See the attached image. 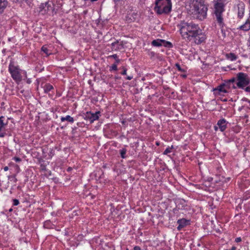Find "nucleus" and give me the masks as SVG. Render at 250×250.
Wrapping results in <instances>:
<instances>
[{
	"instance_id": "nucleus-1",
	"label": "nucleus",
	"mask_w": 250,
	"mask_h": 250,
	"mask_svg": "<svg viewBox=\"0 0 250 250\" xmlns=\"http://www.w3.org/2000/svg\"><path fill=\"white\" fill-rule=\"evenodd\" d=\"M178 27L184 39L189 41L193 40L197 44H201L206 39V35L203 33L198 24L192 21L188 22L184 21H181Z\"/></svg>"
},
{
	"instance_id": "nucleus-2",
	"label": "nucleus",
	"mask_w": 250,
	"mask_h": 250,
	"mask_svg": "<svg viewBox=\"0 0 250 250\" xmlns=\"http://www.w3.org/2000/svg\"><path fill=\"white\" fill-rule=\"evenodd\" d=\"M216 0L220 2H217L214 5V19L221 29L223 37H225L226 36V27L223 17V13L225 11L224 4L222 2L223 0Z\"/></svg>"
},
{
	"instance_id": "nucleus-3",
	"label": "nucleus",
	"mask_w": 250,
	"mask_h": 250,
	"mask_svg": "<svg viewBox=\"0 0 250 250\" xmlns=\"http://www.w3.org/2000/svg\"><path fill=\"white\" fill-rule=\"evenodd\" d=\"M190 7L191 14L194 18L203 20L206 18L208 7L203 2L194 0Z\"/></svg>"
},
{
	"instance_id": "nucleus-4",
	"label": "nucleus",
	"mask_w": 250,
	"mask_h": 250,
	"mask_svg": "<svg viewBox=\"0 0 250 250\" xmlns=\"http://www.w3.org/2000/svg\"><path fill=\"white\" fill-rule=\"evenodd\" d=\"M155 3L154 9L157 14H168L171 11V0H156Z\"/></svg>"
},
{
	"instance_id": "nucleus-5",
	"label": "nucleus",
	"mask_w": 250,
	"mask_h": 250,
	"mask_svg": "<svg viewBox=\"0 0 250 250\" xmlns=\"http://www.w3.org/2000/svg\"><path fill=\"white\" fill-rule=\"evenodd\" d=\"M8 71L10 73L13 79L17 83L20 82L22 80L21 76V72L25 75L26 77V72L25 71H22L20 69L18 66H16L14 64V62L13 61H10L8 66Z\"/></svg>"
},
{
	"instance_id": "nucleus-6",
	"label": "nucleus",
	"mask_w": 250,
	"mask_h": 250,
	"mask_svg": "<svg viewBox=\"0 0 250 250\" xmlns=\"http://www.w3.org/2000/svg\"><path fill=\"white\" fill-rule=\"evenodd\" d=\"M236 87L244 89V87L248 85L250 83V79L247 74L243 72H239L236 75Z\"/></svg>"
},
{
	"instance_id": "nucleus-7",
	"label": "nucleus",
	"mask_w": 250,
	"mask_h": 250,
	"mask_svg": "<svg viewBox=\"0 0 250 250\" xmlns=\"http://www.w3.org/2000/svg\"><path fill=\"white\" fill-rule=\"evenodd\" d=\"M52 4L51 2H45V3H41L40 6V12L41 14L45 15L52 13L53 8Z\"/></svg>"
},
{
	"instance_id": "nucleus-8",
	"label": "nucleus",
	"mask_w": 250,
	"mask_h": 250,
	"mask_svg": "<svg viewBox=\"0 0 250 250\" xmlns=\"http://www.w3.org/2000/svg\"><path fill=\"white\" fill-rule=\"evenodd\" d=\"M151 44L153 46L156 47L164 46L168 48H171L173 46L172 44L170 42L161 39L153 40L151 42Z\"/></svg>"
},
{
	"instance_id": "nucleus-9",
	"label": "nucleus",
	"mask_w": 250,
	"mask_h": 250,
	"mask_svg": "<svg viewBox=\"0 0 250 250\" xmlns=\"http://www.w3.org/2000/svg\"><path fill=\"white\" fill-rule=\"evenodd\" d=\"M100 112L97 111L95 113H92L91 112H87L86 114L84 115V119L87 120H88L90 123H93L95 121L97 120L99 118V115L100 114Z\"/></svg>"
},
{
	"instance_id": "nucleus-10",
	"label": "nucleus",
	"mask_w": 250,
	"mask_h": 250,
	"mask_svg": "<svg viewBox=\"0 0 250 250\" xmlns=\"http://www.w3.org/2000/svg\"><path fill=\"white\" fill-rule=\"evenodd\" d=\"M176 208L173 209V212L175 213L176 211L179 209L188 210V205L186 201L184 199H178L176 203Z\"/></svg>"
},
{
	"instance_id": "nucleus-11",
	"label": "nucleus",
	"mask_w": 250,
	"mask_h": 250,
	"mask_svg": "<svg viewBox=\"0 0 250 250\" xmlns=\"http://www.w3.org/2000/svg\"><path fill=\"white\" fill-rule=\"evenodd\" d=\"M228 123V122L224 118L219 120L217 124L218 126H214V130L217 131L219 128L221 132L224 131L227 128Z\"/></svg>"
},
{
	"instance_id": "nucleus-12",
	"label": "nucleus",
	"mask_w": 250,
	"mask_h": 250,
	"mask_svg": "<svg viewBox=\"0 0 250 250\" xmlns=\"http://www.w3.org/2000/svg\"><path fill=\"white\" fill-rule=\"evenodd\" d=\"M177 223L178 224L177 229L178 230H181L183 228L190 224V220L182 218L178 220Z\"/></svg>"
},
{
	"instance_id": "nucleus-13",
	"label": "nucleus",
	"mask_w": 250,
	"mask_h": 250,
	"mask_svg": "<svg viewBox=\"0 0 250 250\" xmlns=\"http://www.w3.org/2000/svg\"><path fill=\"white\" fill-rule=\"evenodd\" d=\"M124 48V45L123 42L116 41L111 43V50L112 51H119Z\"/></svg>"
},
{
	"instance_id": "nucleus-14",
	"label": "nucleus",
	"mask_w": 250,
	"mask_h": 250,
	"mask_svg": "<svg viewBox=\"0 0 250 250\" xmlns=\"http://www.w3.org/2000/svg\"><path fill=\"white\" fill-rule=\"evenodd\" d=\"M139 18V15L137 13L131 12L127 14L126 17V21L128 22H134Z\"/></svg>"
},
{
	"instance_id": "nucleus-15",
	"label": "nucleus",
	"mask_w": 250,
	"mask_h": 250,
	"mask_svg": "<svg viewBox=\"0 0 250 250\" xmlns=\"http://www.w3.org/2000/svg\"><path fill=\"white\" fill-rule=\"evenodd\" d=\"M238 17L242 19L244 16L245 12V6L243 3H240L238 4Z\"/></svg>"
},
{
	"instance_id": "nucleus-16",
	"label": "nucleus",
	"mask_w": 250,
	"mask_h": 250,
	"mask_svg": "<svg viewBox=\"0 0 250 250\" xmlns=\"http://www.w3.org/2000/svg\"><path fill=\"white\" fill-rule=\"evenodd\" d=\"M239 28L243 31H247L250 29V12L249 17L245 21V23L240 26Z\"/></svg>"
},
{
	"instance_id": "nucleus-17",
	"label": "nucleus",
	"mask_w": 250,
	"mask_h": 250,
	"mask_svg": "<svg viewBox=\"0 0 250 250\" xmlns=\"http://www.w3.org/2000/svg\"><path fill=\"white\" fill-rule=\"evenodd\" d=\"M3 119H4L3 116L0 117V138H3L6 135L5 132H2V128H4L6 125L3 122Z\"/></svg>"
},
{
	"instance_id": "nucleus-18",
	"label": "nucleus",
	"mask_w": 250,
	"mask_h": 250,
	"mask_svg": "<svg viewBox=\"0 0 250 250\" xmlns=\"http://www.w3.org/2000/svg\"><path fill=\"white\" fill-rule=\"evenodd\" d=\"M225 87H228V86H227V84L223 83L220 84V85H218L216 88L214 89V91H218L219 93H227V91L226 90Z\"/></svg>"
},
{
	"instance_id": "nucleus-19",
	"label": "nucleus",
	"mask_w": 250,
	"mask_h": 250,
	"mask_svg": "<svg viewBox=\"0 0 250 250\" xmlns=\"http://www.w3.org/2000/svg\"><path fill=\"white\" fill-rule=\"evenodd\" d=\"M42 88L43 89L44 92L45 93H48L52 90L54 89L53 85L50 84L49 83H45L43 86H42Z\"/></svg>"
},
{
	"instance_id": "nucleus-20",
	"label": "nucleus",
	"mask_w": 250,
	"mask_h": 250,
	"mask_svg": "<svg viewBox=\"0 0 250 250\" xmlns=\"http://www.w3.org/2000/svg\"><path fill=\"white\" fill-rule=\"evenodd\" d=\"M7 0H0V13L3 12L7 5Z\"/></svg>"
},
{
	"instance_id": "nucleus-21",
	"label": "nucleus",
	"mask_w": 250,
	"mask_h": 250,
	"mask_svg": "<svg viewBox=\"0 0 250 250\" xmlns=\"http://www.w3.org/2000/svg\"><path fill=\"white\" fill-rule=\"evenodd\" d=\"M237 80L236 78L233 77L231 79L229 80L228 82H227L225 83L227 84V86L228 87H232L233 88L235 89L237 87H236L233 83Z\"/></svg>"
},
{
	"instance_id": "nucleus-22",
	"label": "nucleus",
	"mask_w": 250,
	"mask_h": 250,
	"mask_svg": "<svg viewBox=\"0 0 250 250\" xmlns=\"http://www.w3.org/2000/svg\"><path fill=\"white\" fill-rule=\"evenodd\" d=\"M226 58L231 61H235L237 59V56L233 53L226 54Z\"/></svg>"
},
{
	"instance_id": "nucleus-23",
	"label": "nucleus",
	"mask_w": 250,
	"mask_h": 250,
	"mask_svg": "<svg viewBox=\"0 0 250 250\" xmlns=\"http://www.w3.org/2000/svg\"><path fill=\"white\" fill-rule=\"evenodd\" d=\"M61 120L62 122L67 121L70 123H73L74 121L73 118L71 117L70 115H67L65 117H62Z\"/></svg>"
},
{
	"instance_id": "nucleus-24",
	"label": "nucleus",
	"mask_w": 250,
	"mask_h": 250,
	"mask_svg": "<svg viewBox=\"0 0 250 250\" xmlns=\"http://www.w3.org/2000/svg\"><path fill=\"white\" fill-rule=\"evenodd\" d=\"M126 149L125 148H123L122 149L120 150V153L121 155V157L123 159H125L126 158Z\"/></svg>"
},
{
	"instance_id": "nucleus-25",
	"label": "nucleus",
	"mask_w": 250,
	"mask_h": 250,
	"mask_svg": "<svg viewBox=\"0 0 250 250\" xmlns=\"http://www.w3.org/2000/svg\"><path fill=\"white\" fill-rule=\"evenodd\" d=\"M41 50L47 56L51 54V52L49 51L48 49L45 46H42Z\"/></svg>"
},
{
	"instance_id": "nucleus-26",
	"label": "nucleus",
	"mask_w": 250,
	"mask_h": 250,
	"mask_svg": "<svg viewBox=\"0 0 250 250\" xmlns=\"http://www.w3.org/2000/svg\"><path fill=\"white\" fill-rule=\"evenodd\" d=\"M173 146H171V147L168 146L163 152V154L167 155L168 153H170L171 152V149L173 148Z\"/></svg>"
},
{
	"instance_id": "nucleus-27",
	"label": "nucleus",
	"mask_w": 250,
	"mask_h": 250,
	"mask_svg": "<svg viewBox=\"0 0 250 250\" xmlns=\"http://www.w3.org/2000/svg\"><path fill=\"white\" fill-rule=\"evenodd\" d=\"M175 66L179 71H180L181 72H183L185 71V70L181 68L180 65L179 63H176Z\"/></svg>"
},
{
	"instance_id": "nucleus-28",
	"label": "nucleus",
	"mask_w": 250,
	"mask_h": 250,
	"mask_svg": "<svg viewBox=\"0 0 250 250\" xmlns=\"http://www.w3.org/2000/svg\"><path fill=\"white\" fill-rule=\"evenodd\" d=\"M109 70L110 71H112V70L116 71V70H117V64L116 63L113 64L111 65V66L110 67Z\"/></svg>"
},
{
	"instance_id": "nucleus-29",
	"label": "nucleus",
	"mask_w": 250,
	"mask_h": 250,
	"mask_svg": "<svg viewBox=\"0 0 250 250\" xmlns=\"http://www.w3.org/2000/svg\"><path fill=\"white\" fill-rule=\"evenodd\" d=\"M20 204V202L19 200L14 199L13 200V206H18Z\"/></svg>"
},
{
	"instance_id": "nucleus-30",
	"label": "nucleus",
	"mask_w": 250,
	"mask_h": 250,
	"mask_svg": "<svg viewBox=\"0 0 250 250\" xmlns=\"http://www.w3.org/2000/svg\"><path fill=\"white\" fill-rule=\"evenodd\" d=\"M122 68L123 71L121 73V74L123 75H126L127 69L125 67H123Z\"/></svg>"
},
{
	"instance_id": "nucleus-31",
	"label": "nucleus",
	"mask_w": 250,
	"mask_h": 250,
	"mask_svg": "<svg viewBox=\"0 0 250 250\" xmlns=\"http://www.w3.org/2000/svg\"><path fill=\"white\" fill-rule=\"evenodd\" d=\"M108 58H112L114 59L115 60H116L117 58H118V56H117V54H113V55H110V56H109L108 57Z\"/></svg>"
},
{
	"instance_id": "nucleus-32",
	"label": "nucleus",
	"mask_w": 250,
	"mask_h": 250,
	"mask_svg": "<svg viewBox=\"0 0 250 250\" xmlns=\"http://www.w3.org/2000/svg\"><path fill=\"white\" fill-rule=\"evenodd\" d=\"M13 160L16 162H20L21 161V159L17 157H14Z\"/></svg>"
},
{
	"instance_id": "nucleus-33",
	"label": "nucleus",
	"mask_w": 250,
	"mask_h": 250,
	"mask_svg": "<svg viewBox=\"0 0 250 250\" xmlns=\"http://www.w3.org/2000/svg\"><path fill=\"white\" fill-rule=\"evenodd\" d=\"M243 89H244L246 92L250 93V85L248 86L246 88L244 87V88Z\"/></svg>"
},
{
	"instance_id": "nucleus-34",
	"label": "nucleus",
	"mask_w": 250,
	"mask_h": 250,
	"mask_svg": "<svg viewBox=\"0 0 250 250\" xmlns=\"http://www.w3.org/2000/svg\"><path fill=\"white\" fill-rule=\"evenodd\" d=\"M241 241H242V239H241V238L240 237H237L235 239V242H236V243L240 242Z\"/></svg>"
},
{
	"instance_id": "nucleus-35",
	"label": "nucleus",
	"mask_w": 250,
	"mask_h": 250,
	"mask_svg": "<svg viewBox=\"0 0 250 250\" xmlns=\"http://www.w3.org/2000/svg\"><path fill=\"white\" fill-rule=\"evenodd\" d=\"M41 168L42 170H43V171L46 170V167H45V166L44 165L42 164L41 165Z\"/></svg>"
},
{
	"instance_id": "nucleus-36",
	"label": "nucleus",
	"mask_w": 250,
	"mask_h": 250,
	"mask_svg": "<svg viewBox=\"0 0 250 250\" xmlns=\"http://www.w3.org/2000/svg\"><path fill=\"white\" fill-rule=\"evenodd\" d=\"M132 78H133V76L130 75V76H127L126 78V79L128 80H131V79H132Z\"/></svg>"
},
{
	"instance_id": "nucleus-37",
	"label": "nucleus",
	"mask_w": 250,
	"mask_h": 250,
	"mask_svg": "<svg viewBox=\"0 0 250 250\" xmlns=\"http://www.w3.org/2000/svg\"><path fill=\"white\" fill-rule=\"evenodd\" d=\"M134 250H141V249L139 246H137L134 247Z\"/></svg>"
},
{
	"instance_id": "nucleus-38",
	"label": "nucleus",
	"mask_w": 250,
	"mask_h": 250,
	"mask_svg": "<svg viewBox=\"0 0 250 250\" xmlns=\"http://www.w3.org/2000/svg\"><path fill=\"white\" fill-rule=\"evenodd\" d=\"M120 62V60L119 58H117L115 60V62L114 63H116L117 65Z\"/></svg>"
},
{
	"instance_id": "nucleus-39",
	"label": "nucleus",
	"mask_w": 250,
	"mask_h": 250,
	"mask_svg": "<svg viewBox=\"0 0 250 250\" xmlns=\"http://www.w3.org/2000/svg\"><path fill=\"white\" fill-rule=\"evenodd\" d=\"M84 1L86 2V1H90L91 2H94L95 1H97L98 0H83Z\"/></svg>"
},
{
	"instance_id": "nucleus-40",
	"label": "nucleus",
	"mask_w": 250,
	"mask_h": 250,
	"mask_svg": "<svg viewBox=\"0 0 250 250\" xmlns=\"http://www.w3.org/2000/svg\"><path fill=\"white\" fill-rule=\"evenodd\" d=\"M3 169L5 171H7L9 169V168L7 166L4 167Z\"/></svg>"
},
{
	"instance_id": "nucleus-41",
	"label": "nucleus",
	"mask_w": 250,
	"mask_h": 250,
	"mask_svg": "<svg viewBox=\"0 0 250 250\" xmlns=\"http://www.w3.org/2000/svg\"><path fill=\"white\" fill-rule=\"evenodd\" d=\"M249 100V99H247V98H244L242 99V100H243V101H245V102H248Z\"/></svg>"
},
{
	"instance_id": "nucleus-42",
	"label": "nucleus",
	"mask_w": 250,
	"mask_h": 250,
	"mask_svg": "<svg viewBox=\"0 0 250 250\" xmlns=\"http://www.w3.org/2000/svg\"><path fill=\"white\" fill-rule=\"evenodd\" d=\"M26 83L28 84H30L31 83V81L30 79L27 80Z\"/></svg>"
},
{
	"instance_id": "nucleus-43",
	"label": "nucleus",
	"mask_w": 250,
	"mask_h": 250,
	"mask_svg": "<svg viewBox=\"0 0 250 250\" xmlns=\"http://www.w3.org/2000/svg\"><path fill=\"white\" fill-rule=\"evenodd\" d=\"M236 250V247L235 246H232L230 250Z\"/></svg>"
},
{
	"instance_id": "nucleus-44",
	"label": "nucleus",
	"mask_w": 250,
	"mask_h": 250,
	"mask_svg": "<svg viewBox=\"0 0 250 250\" xmlns=\"http://www.w3.org/2000/svg\"><path fill=\"white\" fill-rule=\"evenodd\" d=\"M72 170V168L71 167H69L67 169V171H70Z\"/></svg>"
},
{
	"instance_id": "nucleus-45",
	"label": "nucleus",
	"mask_w": 250,
	"mask_h": 250,
	"mask_svg": "<svg viewBox=\"0 0 250 250\" xmlns=\"http://www.w3.org/2000/svg\"><path fill=\"white\" fill-rule=\"evenodd\" d=\"M5 51H6V49H3L2 50V52L3 53H5Z\"/></svg>"
},
{
	"instance_id": "nucleus-46",
	"label": "nucleus",
	"mask_w": 250,
	"mask_h": 250,
	"mask_svg": "<svg viewBox=\"0 0 250 250\" xmlns=\"http://www.w3.org/2000/svg\"><path fill=\"white\" fill-rule=\"evenodd\" d=\"M17 179L16 178H15V180H14V182H17Z\"/></svg>"
},
{
	"instance_id": "nucleus-47",
	"label": "nucleus",
	"mask_w": 250,
	"mask_h": 250,
	"mask_svg": "<svg viewBox=\"0 0 250 250\" xmlns=\"http://www.w3.org/2000/svg\"><path fill=\"white\" fill-rule=\"evenodd\" d=\"M12 210H13V209H12V208H10V209H9V211H10V212L12 211Z\"/></svg>"
},
{
	"instance_id": "nucleus-48",
	"label": "nucleus",
	"mask_w": 250,
	"mask_h": 250,
	"mask_svg": "<svg viewBox=\"0 0 250 250\" xmlns=\"http://www.w3.org/2000/svg\"><path fill=\"white\" fill-rule=\"evenodd\" d=\"M14 1H18L19 0H13Z\"/></svg>"
},
{
	"instance_id": "nucleus-49",
	"label": "nucleus",
	"mask_w": 250,
	"mask_h": 250,
	"mask_svg": "<svg viewBox=\"0 0 250 250\" xmlns=\"http://www.w3.org/2000/svg\"><path fill=\"white\" fill-rule=\"evenodd\" d=\"M157 145H159V144L158 143H156Z\"/></svg>"
},
{
	"instance_id": "nucleus-50",
	"label": "nucleus",
	"mask_w": 250,
	"mask_h": 250,
	"mask_svg": "<svg viewBox=\"0 0 250 250\" xmlns=\"http://www.w3.org/2000/svg\"><path fill=\"white\" fill-rule=\"evenodd\" d=\"M249 3H250V0H249Z\"/></svg>"
},
{
	"instance_id": "nucleus-51",
	"label": "nucleus",
	"mask_w": 250,
	"mask_h": 250,
	"mask_svg": "<svg viewBox=\"0 0 250 250\" xmlns=\"http://www.w3.org/2000/svg\"><path fill=\"white\" fill-rule=\"evenodd\" d=\"M228 250V249H226V250Z\"/></svg>"
}]
</instances>
